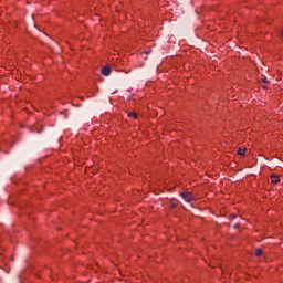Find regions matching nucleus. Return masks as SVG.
Segmentation results:
<instances>
[{
  "instance_id": "1",
  "label": "nucleus",
  "mask_w": 283,
  "mask_h": 283,
  "mask_svg": "<svg viewBox=\"0 0 283 283\" xmlns=\"http://www.w3.org/2000/svg\"><path fill=\"white\" fill-rule=\"evenodd\" d=\"M181 198H184V200H186V202H191V200H193V193L181 192Z\"/></svg>"
},
{
  "instance_id": "4",
  "label": "nucleus",
  "mask_w": 283,
  "mask_h": 283,
  "mask_svg": "<svg viewBox=\"0 0 283 283\" xmlns=\"http://www.w3.org/2000/svg\"><path fill=\"white\" fill-rule=\"evenodd\" d=\"M238 154H239V156H245L247 148H239Z\"/></svg>"
},
{
  "instance_id": "5",
  "label": "nucleus",
  "mask_w": 283,
  "mask_h": 283,
  "mask_svg": "<svg viewBox=\"0 0 283 283\" xmlns=\"http://www.w3.org/2000/svg\"><path fill=\"white\" fill-rule=\"evenodd\" d=\"M128 118H138V114L130 112L128 113Z\"/></svg>"
},
{
  "instance_id": "3",
  "label": "nucleus",
  "mask_w": 283,
  "mask_h": 283,
  "mask_svg": "<svg viewBox=\"0 0 283 283\" xmlns=\"http://www.w3.org/2000/svg\"><path fill=\"white\" fill-rule=\"evenodd\" d=\"M271 182L272 185H277V182H280V176L277 175H271Z\"/></svg>"
},
{
  "instance_id": "2",
  "label": "nucleus",
  "mask_w": 283,
  "mask_h": 283,
  "mask_svg": "<svg viewBox=\"0 0 283 283\" xmlns=\"http://www.w3.org/2000/svg\"><path fill=\"white\" fill-rule=\"evenodd\" d=\"M102 74H103L104 76H109V74H112V69H109L108 66H104V67L102 69Z\"/></svg>"
},
{
  "instance_id": "6",
  "label": "nucleus",
  "mask_w": 283,
  "mask_h": 283,
  "mask_svg": "<svg viewBox=\"0 0 283 283\" xmlns=\"http://www.w3.org/2000/svg\"><path fill=\"white\" fill-rule=\"evenodd\" d=\"M262 253H263L262 250L258 249V250L255 251V256H256V258H261Z\"/></svg>"
},
{
  "instance_id": "7",
  "label": "nucleus",
  "mask_w": 283,
  "mask_h": 283,
  "mask_svg": "<svg viewBox=\"0 0 283 283\" xmlns=\"http://www.w3.org/2000/svg\"><path fill=\"white\" fill-rule=\"evenodd\" d=\"M281 34H282V36H283V29H282V31H281Z\"/></svg>"
}]
</instances>
